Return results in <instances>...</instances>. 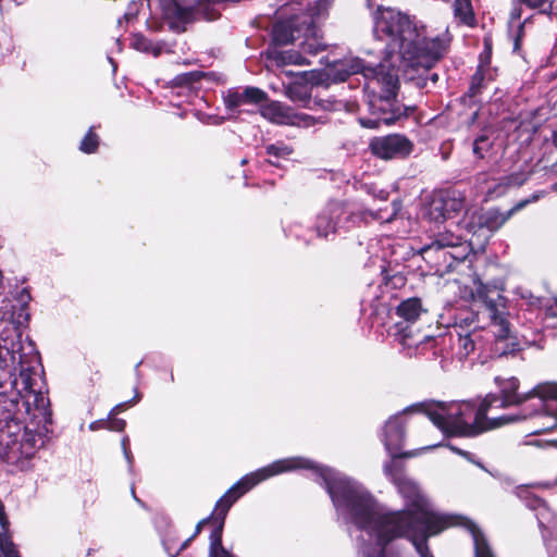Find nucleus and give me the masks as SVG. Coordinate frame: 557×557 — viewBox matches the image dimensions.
<instances>
[{"mask_svg":"<svg viewBox=\"0 0 557 557\" xmlns=\"http://www.w3.org/2000/svg\"><path fill=\"white\" fill-rule=\"evenodd\" d=\"M384 472L397 487L405 509L385 510L355 480L327 467L320 466L315 470V475L325 486L338 516L360 530L359 557H395L388 550V545L397 539L410 541L420 557H434L428 544L429 539L455 525H465L469 530L474 546L476 535L490 546L474 522L461 516L435 510L420 486L393 463L385 465Z\"/></svg>","mask_w":557,"mask_h":557,"instance_id":"obj_1","label":"nucleus"},{"mask_svg":"<svg viewBox=\"0 0 557 557\" xmlns=\"http://www.w3.org/2000/svg\"><path fill=\"white\" fill-rule=\"evenodd\" d=\"M384 472L397 487L405 509L385 510L355 480L327 467L320 466L315 470V475L325 486L338 516L360 530L359 557H395L388 550V545L397 539L410 541L420 557H434L428 544L429 539L455 525H465L469 530L474 546L476 535L490 546L474 522L461 516L435 510L420 486L393 463L385 465Z\"/></svg>","mask_w":557,"mask_h":557,"instance_id":"obj_2","label":"nucleus"},{"mask_svg":"<svg viewBox=\"0 0 557 557\" xmlns=\"http://www.w3.org/2000/svg\"><path fill=\"white\" fill-rule=\"evenodd\" d=\"M375 39L384 45V61L380 63V73L367 88L381 91L369 100L371 117H359V123L366 128H377L391 125L400 119L405 112L396 102L398 74L394 59L399 65L414 70L431 69L446 53L450 37L447 30L429 36L422 25L399 11L387 8L380 10L374 25Z\"/></svg>","mask_w":557,"mask_h":557,"instance_id":"obj_3","label":"nucleus"},{"mask_svg":"<svg viewBox=\"0 0 557 557\" xmlns=\"http://www.w3.org/2000/svg\"><path fill=\"white\" fill-rule=\"evenodd\" d=\"M495 384L499 394H486L483 399L485 406L493 409H505L518 407L517 412L498 416L497 418H509L507 424L521 422L530 419H540L542 423L535 433L550 431L557 428V383L544 382L535 385L527 393H519L520 382L517 377H495Z\"/></svg>","mask_w":557,"mask_h":557,"instance_id":"obj_4","label":"nucleus"},{"mask_svg":"<svg viewBox=\"0 0 557 557\" xmlns=\"http://www.w3.org/2000/svg\"><path fill=\"white\" fill-rule=\"evenodd\" d=\"M332 0H274L272 38L276 45L285 46L304 38L302 51L317 54L324 48L318 36L315 18L321 17Z\"/></svg>","mask_w":557,"mask_h":557,"instance_id":"obj_5","label":"nucleus"},{"mask_svg":"<svg viewBox=\"0 0 557 557\" xmlns=\"http://www.w3.org/2000/svg\"><path fill=\"white\" fill-rule=\"evenodd\" d=\"M483 398L437 404L425 411V417L444 432L475 436L506 425L509 418L490 417Z\"/></svg>","mask_w":557,"mask_h":557,"instance_id":"obj_6","label":"nucleus"},{"mask_svg":"<svg viewBox=\"0 0 557 557\" xmlns=\"http://www.w3.org/2000/svg\"><path fill=\"white\" fill-rule=\"evenodd\" d=\"M473 283L472 300L475 311L462 312L456 318V334H478L479 330L488 324L497 341L511 339V324L504 297L499 294L492 297L491 289L480 278Z\"/></svg>","mask_w":557,"mask_h":557,"instance_id":"obj_7","label":"nucleus"},{"mask_svg":"<svg viewBox=\"0 0 557 557\" xmlns=\"http://www.w3.org/2000/svg\"><path fill=\"white\" fill-rule=\"evenodd\" d=\"M302 469L309 470L312 479L320 483V479L315 475V470L320 469V465L299 456L277 459L240 478L215 504L214 513L219 521L216 527H224V520L231 507L256 485L275 475Z\"/></svg>","mask_w":557,"mask_h":557,"instance_id":"obj_8","label":"nucleus"},{"mask_svg":"<svg viewBox=\"0 0 557 557\" xmlns=\"http://www.w3.org/2000/svg\"><path fill=\"white\" fill-rule=\"evenodd\" d=\"M302 469L309 470L312 479L320 483V479L315 475V470L320 469V465L299 456L277 459L240 478L215 504L214 513L219 521L216 527H224V520L231 507L256 485L275 475Z\"/></svg>","mask_w":557,"mask_h":557,"instance_id":"obj_9","label":"nucleus"},{"mask_svg":"<svg viewBox=\"0 0 557 557\" xmlns=\"http://www.w3.org/2000/svg\"><path fill=\"white\" fill-rule=\"evenodd\" d=\"M38 441L29 432L21 434L16 423H7L5 426H0V459L23 468L24 461L35 455Z\"/></svg>","mask_w":557,"mask_h":557,"instance_id":"obj_10","label":"nucleus"},{"mask_svg":"<svg viewBox=\"0 0 557 557\" xmlns=\"http://www.w3.org/2000/svg\"><path fill=\"white\" fill-rule=\"evenodd\" d=\"M418 408V406L407 407L401 412L389 417L385 422L382 432V442L391 457H416L420 451L430 450L440 446V444H432L417 450L401 451L406 437L405 428L407 422L405 416L416 411Z\"/></svg>","mask_w":557,"mask_h":557,"instance_id":"obj_11","label":"nucleus"},{"mask_svg":"<svg viewBox=\"0 0 557 557\" xmlns=\"http://www.w3.org/2000/svg\"><path fill=\"white\" fill-rule=\"evenodd\" d=\"M371 153L382 160L406 158L412 151L411 141L403 135L392 134L374 137L370 144Z\"/></svg>","mask_w":557,"mask_h":557,"instance_id":"obj_12","label":"nucleus"},{"mask_svg":"<svg viewBox=\"0 0 557 557\" xmlns=\"http://www.w3.org/2000/svg\"><path fill=\"white\" fill-rule=\"evenodd\" d=\"M357 73H362L364 78L371 82L380 73V63L376 66H366L359 58H349L334 63L327 76L334 82H344L348 76Z\"/></svg>","mask_w":557,"mask_h":557,"instance_id":"obj_13","label":"nucleus"},{"mask_svg":"<svg viewBox=\"0 0 557 557\" xmlns=\"http://www.w3.org/2000/svg\"><path fill=\"white\" fill-rule=\"evenodd\" d=\"M160 7L162 17L169 28L174 32H184L185 25L195 18L193 8H184L176 0H156Z\"/></svg>","mask_w":557,"mask_h":557,"instance_id":"obj_14","label":"nucleus"},{"mask_svg":"<svg viewBox=\"0 0 557 557\" xmlns=\"http://www.w3.org/2000/svg\"><path fill=\"white\" fill-rule=\"evenodd\" d=\"M344 213V205L339 201H330L321 208L314 222V231L318 237L327 238L331 234H334Z\"/></svg>","mask_w":557,"mask_h":557,"instance_id":"obj_15","label":"nucleus"},{"mask_svg":"<svg viewBox=\"0 0 557 557\" xmlns=\"http://www.w3.org/2000/svg\"><path fill=\"white\" fill-rule=\"evenodd\" d=\"M544 193H536L532 196L531 199H527L517 203L512 209L503 213L496 209L487 210L480 214L479 216V225L480 231L483 233L484 238H487L491 233L498 230L504 225V223L512 215L513 212L522 209L524 206L530 203L531 201H535L543 197Z\"/></svg>","mask_w":557,"mask_h":557,"instance_id":"obj_16","label":"nucleus"},{"mask_svg":"<svg viewBox=\"0 0 557 557\" xmlns=\"http://www.w3.org/2000/svg\"><path fill=\"white\" fill-rule=\"evenodd\" d=\"M473 238H470L468 242H463L461 236L455 235L450 232H444L437 235L436 239L432 243V245L428 248L445 250L446 248L455 249V252L443 251V256L449 255L455 260H462L468 253L469 246H473Z\"/></svg>","mask_w":557,"mask_h":557,"instance_id":"obj_17","label":"nucleus"},{"mask_svg":"<svg viewBox=\"0 0 557 557\" xmlns=\"http://www.w3.org/2000/svg\"><path fill=\"white\" fill-rule=\"evenodd\" d=\"M267 59L275 66L282 67L285 65H309V61L300 51L286 50L280 51L276 49H270L267 51Z\"/></svg>","mask_w":557,"mask_h":557,"instance_id":"obj_18","label":"nucleus"},{"mask_svg":"<svg viewBox=\"0 0 557 557\" xmlns=\"http://www.w3.org/2000/svg\"><path fill=\"white\" fill-rule=\"evenodd\" d=\"M290 112L292 108L278 101H271L260 109V113L265 120L281 125H288Z\"/></svg>","mask_w":557,"mask_h":557,"instance_id":"obj_19","label":"nucleus"},{"mask_svg":"<svg viewBox=\"0 0 557 557\" xmlns=\"http://www.w3.org/2000/svg\"><path fill=\"white\" fill-rule=\"evenodd\" d=\"M8 521L0 504V557H20L15 545L8 536Z\"/></svg>","mask_w":557,"mask_h":557,"instance_id":"obj_20","label":"nucleus"},{"mask_svg":"<svg viewBox=\"0 0 557 557\" xmlns=\"http://www.w3.org/2000/svg\"><path fill=\"white\" fill-rule=\"evenodd\" d=\"M422 305L418 298H409L397 307V314L408 322H414L422 313Z\"/></svg>","mask_w":557,"mask_h":557,"instance_id":"obj_21","label":"nucleus"},{"mask_svg":"<svg viewBox=\"0 0 557 557\" xmlns=\"http://www.w3.org/2000/svg\"><path fill=\"white\" fill-rule=\"evenodd\" d=\"M222 527H215L209 537L208 557H235L233 553L226 549L222 544Z\"/></svg>","mask_w":557,"mask_h":557,"instance_id":"obj_22","label":"nucleus"},{"mask_svg":"<svg viewBox=\"0 0 557 557\" xmlns=\"http://www.w3.org/2000/svg\"><path fill=\"white\" fill-rule=\"evenodd\" d=\"M131 46L139 52L151 53L154 57H158L163 50L162 44H154L140 34H135L133 36Z\"/></svg>","mask_w":557,"mask_h":557,"instance_id":"obj_23","label":"nucleus"},{"mask_svg":"<svg viewBox=\"0 0 557 557\" xmlns=\"http://www.w3.org/2000/svg\"><path fill=\"white\" fill-rule=\"evenodd\" d=\"M454 16L466 25L474 24V13L470 0H455Z\"/></svg>","mask_w":557,"mask_h":557,"instance_id":"obj_24","label":"nucleus"},{"mask_svg":"<svg viewBox=\"0 0 557 557\" xmlns=\"http://www.w3.org/2000/svg\"><path fill=\"white\" fill-rule=\"evenodd\" d=\"M441 198L445 202V208L449 215L463 209L465 198L459 191H448L445 195H441Z\"/></svg>","mask_w":557,"mask_h":557,"instance_id":"obj_25","label":"nucleus"},{"mask_svg":"<svg viewBox=\"0 0 557 557\" xmlns=\"http://www.w3.org/2000/svg\"><path fill=\"white\" fill-rule=\"evenodd\" d=\"M428 216L434 222H442L449 216L441 196L432 199L428 209Z\"/></svg>","mask_w":557,"mask_h":557,"instance_id":"obj_26","label":"nucleus"},{"mask_svg":"<svg viewBox=\"0 0 557 557\" xmlns=\"http://www.w3.org/2000/svg\"><path fill=\"white\" fill-rule=\"evenodd\" d=\"M267 153L272 157L269 161L277 165L280 159H287L293 153V148L284 143L273 144L267 147Z\"/></svg>","mask_w":557,"mask_h":557,"instance_id":"obj_27","label":"nucleus"},{"mask_svg":"<svg viewBox=\"0 0 557 557\" xmlns=\"http://www.w3.org/2000/svg\"><path fill=\"white\" fill-rule=\"evenodd\" d=\"M457 336L460 356L468 357L472 351H474L479 335L473 333H465L463 335L457 334Z\"/></svg>","mask_w":557,"mask_h":557,"instance_id":"obj_28","label":"nucleus"},{"mask_svg":"<svg viewBox=\"0 0 557 557\" xmlns=\"http://www.w3.org/2000/svg\"><path fill=\"white\" fill-rule=\"evenodd\" d=\"M99 146V137L92 128H90L87 134L84 136L79 144V150L84 153H94L97 151Z\"/></svg>","mask_w":557,"mask_h":557,"instance_id":"obj_29","label":"nucleus"},{"mask_svg":"<svg viewBox=\"0 0 557 557\" xmlns=\"http://www.w3.org/2000/svg\"><path fill=\"white\" fill-rule=\"evenodd\" d=\"M519 3L524 4L525 7L539 10L542 13H546L552 10L554 7H557V0H518Z\"/></svg>","mask_w":557,"mask_h":557,"instance_id":"obj_30","label":"nucleus"},{"mask_svg":"<svg viewBox=\"0 0 557 557\" xmlns=\"http://www.w3.org/2000/svg\"><path fill=\"white\" fill-rule=\"evenodd\" d=\"M315 124V119L311 115L305 113H296L292 109L290 112V122L288 125L298 126V127H310Z\"/></svg>","mask_w":557,"mask_h":557,"instance_id":"obj_31","label":"nucleus"},{"mask_svg":"<svg viewBox=\"0 0 557 557\" xmlns=\"http://www.w3.org/2000/svg\"><path fill=\"white\" fill-rule=\"evenodd\" d=\"M224 103L228 110H235L236 108L245 104L243 92L228 90L224 96Z\"/></svg>","mask_w":557,"mask_h":557,"instance_id":"obj_32","label":"nucleus"},{"mask_svg":"<svg viewBox=\"0 0 557 557\" xmlns=\"http://www.w3.org/2000/svg\"><path fill=\"white\" fill-rule=\"evenodd\" d=\"M245 103H260L265 99V92L256 87H247L243 91Z\"/></svg>","mask_w":557,"mask_h":557,"instance_id":"obj_33","label":"nucleus"},{"mask_svg":"<svg viewBox=\"0 0 557 557\" xmlns=\"http://www.w3.org/2000/svg\"><path fill=\"white\" fill-rule=\"evenodd\" d=\"M124 406V404H120V405H116L110 412L109 414V420H108V430H111V431H123L125 425H126V422L123 420V419H112V417L120 410H122V407Z\"/></svg>","mask_w":557,"mask_h":557,"instance_id":"obj_34","label":"nucleus"},{"mask_svg":"<svg viewBox=\"0 0 557 557\" xmlns=\"http://www.w3.org/2000/svg\"><path fill=\"white\" fill-rule=\"evenodd\" d=\"M490 147H491V141H490L488 137L482 135V136L478 137L473 143V153L478 158H483L484 152H486L490 149Z\"/></svg>","mask_w":557,"mask_h":557,"instance_id":"obj_35","label":"nucleus"},{"mask_svg":"<svg viewBox=\"0 0 557 557\" xmlns=\"http://www.w3.org/2000/svg\"><path fill=\"white\" fill-rule=\"evenodd\" d=\"M475 557H495L491 546H488L480 535L475 537Z\"/></svg>","mask_w":557,"mask_h":557,"instance_id":"obj_36","label":"nucleus"},{"mask_svg":"<svg viewBox=\"0 0 557 557\" xmlns=\"http://www.w3.org/2000/svg\"><path fill=\"white\" fill-rule=\"evenodd\" d=\"M545 542L549 557H557V522L553 527L550 536L548 539L545 536Z\"/></svg>","mask_w":557,"mask_h":557,"instance_id":"obj_37","label":"nucleus"},{"mask_svg":"<svg viewBox=\"0 0 557 557\" xmlns=\"http://www.w3.org/2000/svg\"><path fill=\"white\" fill-rule=\"evenodd\" d=\"M527 181V176L524 175H518V174H515V175H511L509 177H507V185L508 186H521L524 182Z\"/></svg>","mask_w":557,"mask_h":557,"instance_id":"obj_38","label":"nucleus"},{"mask_svg":"<svg viewBox=\"0 0 557 557\" xmlns=\"http://www.w3.org/2000/svg\"><path fill=\"white\" fill-rule=\"evenodd\" d=\"M102 429H108V420H103V419L96 420L89 424L90 431H98V430H102Z\"/></svg>","mask_w":557,"mask_h":557,"instance_id":"obj_39","label":"nucleus"},{"mask_svg":"<svg viewBox=\"0 0 557 557\" xmlns=\"http://www.w3.org/2000/svg\"><path fill=\"white\" fill-rule=\"evenodd\" d=\"M482 82V74H481V71L479 70L474 75H473V79H472V84H471V87H470V90L471 92L474 95L476 91V88H479L480 84Z\"/></svg>","mask_w":557,"mask_h":557,"instance_id":"obj_40","label":"nucleus"},{"mask_svg":"<svg viewBox=\"0 0 557 557\" xmlns=\"http://www.w3.org/2000/svg\"><path fill=\"white\" fill-rule=\"evenodd\" d=\"M136 15H137L136 4L133 3L129 7L128 11L125 12V14L123 15V20L126 22H129V21L134 20L136 17Z\"/></svg>","mask_w":557,"mask_h":557,"instance_id":"obj_41","label":"nucleus"},{"mask_svg":"<svg viewBox=\"0 0 557 557\" xmlns=\"http://www.w3.org/2000/svg\"><path fill=\"white\" fill-rule=\"evenodd\" d=\"M547 314L550 317H557V299H553L552 304L546 307Z\"/></svg>","mask_w":557,"mask_h":557,"instance_id":"obj_42","label":"nucleus"},{"mask_svg":"<svg viewBox=\"0 0 557 557\" xmlns=\"http://www.w3.org/2000/svg\"><path fill=\"white\" fill-rule=\"evenodd\" d=\"M127 443H128V438L124 437L122 440V449H123V453H124V456H125L126 460L128 462H131V451L127 448Z\"/></svg>","mask_w":557,"mask_h":557,"instance_id":"obj_43","label":"nucleus"},{"mask_svg":"<svg viewBox=\"0 0 557 557\" xmlns=\"http://www.w3.org/2000/svg\"><path fill=\"white\" fill-rule=\"evenodd\" d=\"M521 17V11L520 9L518 8H513L511 13H510V22H516V21H519Z\"/></svg>","mask_w":557,"mask_h":557,"instance_id":"obj_44","label":"nucleus"},{"mask_svg":"<svg viewBox=\"0 0 557 557\" xmlns=\"http://www.w3.org/2000/svg\"><path fill=\"white\" fill-rule=\"evenodd\" d=\"M448 448H449L451 451H454V453H456V454H458V455H460V456H462V457H465V458L470 459V454H469V453H467V451H465V450H461V449H459V448H457V447H455V446H453V445H448Z\"/></svg>","mask_w":557,"mask_h":557,"instance_id":"obj_45","label":"nucleus"},{"mask_svg":"<svg viewBox=\"0 0 557 557\" xmlns=\"http://www.w3.org/2000/svg\"><path fill=\"white\" fill-rule=\"evenodd\" d=\"M203 15L207 20L212 21L219 16V13L212 9L210 12H205Z\"/></svg>","mask_w":557,"mask_h":557,"instance_id":"obj_46","label":"nucleus"},{"mask_svg":"<svg viewBox=\"0 0 557 557\" xmlns=\"http://www.w3.org/2000/svg\"><path fill=\"white\" fill-rule=\"evenodd\" d=\"M206 522H207V520H206V519H205V520H201L200 522H198V524L196 525V530H195V534H194V536H195L196 534H198V533L201 531V528H202V525H203Z\"/></svg>","mask_w":557,"mask_h":557,"instance_id":"obj_47","label":"nucleus"},{"mask_svg":"<svg viewBox=\"0 0 557 557\" xmlns=\"http://www.w3.org/2000/svg\"><path fill=\"white\" fill-rule=\"evenodd\" d=\"M529 300L532 306L539 305L541 302L539 298H535L532 295H530Z\"/></svg>","mask_w":557,"mask_h":557,"instance_id":"obj_48","label":"nucleus"},{"mask_svg":"<svg viewBox=\"0 0 557 557\" xmlns=\"http://www.w3.org/2000/svg\"><path fill=\"white\" fill-rule=\"evenodd\" d=\"M552 140H553L554 146L557 148V129L554 131V133L552 135Z\"/></svg>","mask_w":557,"mask_h":557,"instance_id":"obj_49","label":"nucleus"},{"mask_svg":"<svg viewBox=\"0 0 557 557\" xmlns=\"http://www.w3.org/2000/svg\"><path fill=\"white\" fill-rule=\"evenodd\" d=\"M139 400H140V395L138 392H136L134 398L129 403L136 404Z\"/></svg>","mask_w":557,"mask_h":557,"instance_id":"obj_50","label":"nucleus"},{"mask_svg":"<svg viewBox=\"0 0 557 557\" xmlns=\"http://www.w3.org/2000/svg\"><path fill=\"white\" fill-rule=\"evenodd\" d=\"M190 539L186 540L180 547V550H183L187 547L188 543H189Z\"/></svg>","mask_w":557,"mask_h":557,"instance_id":"obj_51","label":"nucleus"},{"mask_svg":"<svg viewBox=\"0 0 557 557\" xmlns=\"http://www.w3.org/2000/svg\"><path fill=\"white\" fill-rule=\"evenodd\" d=\"M550 189H552V190H554V191H557V183L553 184V185L550 186Z\"/></svg>","mask_w":557,"mask_h":557,"instance_id":"obj_52","label":"nucleus"},{"mask_svg":"<svg viewBox=\"0 0 557 557\" xmlns=\"http://www.w3.org/2000/svg\"><path fill=\"white\" fill-rule=\"evenodd\" d=\"M0 275H1V282H3V283H4V276H3V273H2V271H1V270H0Z\"/></svg>","mask_w":557,"mask_h":557,"instance_id":"obj_53","label":"nucleus"}]
</instances>
